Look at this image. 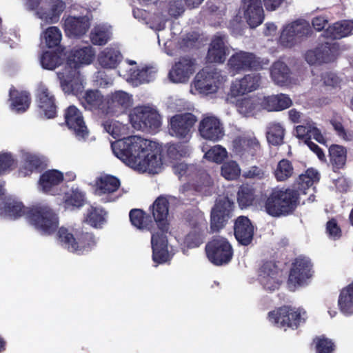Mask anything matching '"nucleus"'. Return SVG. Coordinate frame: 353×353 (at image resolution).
<instances>
[{"label":"nucleus","instance_id":"nucleus-32","mask_svg":"<svg viewBox=\"0 0 353 353\" xmlns=\"http://www.w3.org/2000/svg\"><path fill=\"white\" fill-rule=\"evenodd\" d=\"M45 167L44 162L39 156L26 153L23 157L18 175L20 177L30 176L34 172H41Z\"/></svg>","mask_w":353,"mask_h":353},{"label":"nucleus","instance_id":"nucleus-60","mask_svg":"<svg viewBox=\"0 0 353 353\" xmlns=\"http://www.w3.org/2000/svg\"><path fill=\"white\" fill-rule=\"evenodd\" d=\"M314 343L316 353H333L334 351V343L324 336L316 337Z\"/></svg>","mask_w":353,"mask_h":353},{"label":"nucleus","instance_id":"nucleus-27","mask_svg":"<svg viewBox=\"0 0 353 353\" xmlns=\"http://www.w3.org/2000/svg\"><path fill=\"white\" fill-rule=\"evenodd\" d=\"M63 79H61V87L65 94L77 95L81 92L83 87L79 70L64 68Z\"/></svg>","mask_w":353,"mask_h":353},{"label":"nucleus","instance_id":"nucleus-56","mask_svg":"<svg viewBox=\"0 0 353 353\" xmlns=\"http://www.w3.org/2000/svg\"><path fill=\"white\" fill-rule=\"evenodd\" d=\"M221 175L227 180H234L241 174V169L234 161L224 163L221 166Z\"/></svg>","mask_w":353,"mask_h":353},{"label":"nucleus","instance_id":"nucleus-31","mask_svg":"<svg viewBox=\"0 0 353 353\" xmlns=\"http://www.w3.org/2000/svg\"><path fill=\"white\" fill-rule=\"evenodd\" d=\"M63 181V174L57 170H48L41 174L38 185L46 194H55V188Z\"/></svg>","mask_w":353,"mask_h":353},{"label":"nucleus","instance_id":"nucleus-26","mask_svg":"<svg viewBox=\"0 0 353 353\" xmlns=\"http://www.w3.org/2000/svg\"><path fill=\"white\" fill-rule=\"evenodd\" d=\"M225 41V35L216 34L213 37L206 56L208 63H224L229 52Z\"/></svg>","mask_w":353,"mask_h":353},{"label":"nucleus","instance_id":"nucleus-50","mask_svg":"<svg viewBox=\"0 0 353 353\" xmlns=\"http://www.w3.org/2000/svg\"><path fill=\"white\" fill-rule=\"evenodd\" d=\"M285 129L279 123L270 122L267 126L266 137L268 143L280 145L283 143Z\"/></svg>","mask_w":353,"mask_h":353},{"label":"nucleus","instance_id":"nucleus-22","mask_svg":"<svg viewBox=\"0 0 353 353\" xmlns=\"http://www.w3.org/2000/svg\"><path fill=\"white\" fill-rule=\"evenodd\" d=\"M279 268L274 261H264L259 270L261 282L264 288L270 292L278 289Z\"/></svg>","mask_w":353,"mask_h":353},{"label":"nucleus","instance_id":"nucleus-24","mask_svg":"<svg viewBox=\"0 0 353 353\" xmlns=\"http://www.w3.org/2000/svg\"><path fill=\"white\" fill-rule=\"evenodd\" d=\"M261 76L259 73L245 74L243 78L232 83L231 94L234 97L243 95L257 90L261 84Z\"/></svg>","mask_w":353,"mask_h":353},{"label":"nucleus","instance_id":"nucleus-61","mask_svg":"<svg viewBox=\"0 0 353 353\" xmlns=\"http://www.w3.org/2000/svg\"><path fill=\"white\" fill-rule=\"evenodd\" d=\"M16 165V160L10 153L0 154V175L12 170Z\"/></svg>","mask_w":353,"mask_h":353},{"label":"nucleus","instance_id":"nucleus-55","mask_svg":"<svg viewBox=\"0 0 353 353\" xmlns=\"http://www.w3.org/2000/svg\"><path fill=\"white\" fill-rule=\"evenodd\" d=\"M206 230H190L185 236V243L189 248L199 247L203 243Z\"/></svg>","mask_w":353,"mask_h":353},{"label":"nucleus","instance_id":"nucleus-8","mask_svg":"<svg viewBox=\"0 0 353 353\" xmlns=\"http://www.w3.org/2000/svg\"><path fill=\"white\" fill-rule=\"evenodd\" d=\"M305 312H302L300 309L283 305L270 311L268 318L271 323L284 330H296L301 323H305Z\"/></svg>","mask_w":353,"mask_h":353},{"label":"nucleus","instance_id":"nucleus-12","mask_svg":"<svg viewBox=\"0 0 353 353\" xmlns=\"http://www.w3.org/2000/svg\"><path fill=\"white\" fill-rule=\"evenodd\" d=\"M196 121V117L190 112L174 114L168 122L169 133L179 139L187 140L191 137Z\"/></svg>","mask_w":353,"mask_h":353},{"label":"nucleus","instance_id":"nucleus-5","mask_svg":"<svg viewBox=\"0 0 353 353\" xmlns=\"http://www.w3.org/2000/svg\"><path fill=\"white\" fill-rule=\"evenodd\" d=\"M57 239L63 248L77 254L90 252L96 245L92 233L76 231L72 234L63 227L59 228Z\"/></svg>","mask_w":353,"mask_h":353},{"label":"nucleus","instance_id":"nucleus-41","mask_svg":"<svg viewBox=\"0 0 353 353\" xmlns=\"http://www.w3.org/2000/svg\"><path fill=\"white\" fill-rule=\"evenodd\" d=\"M185 225L190 230H207L208 222L199 209H188L183 213Z\"/></svg>","mask_w":353,"mask_h":353},{"label":"nucleus","instance_id":"nucleus-53","mask_svg":"<svg viewBox=\"0 0 353 353\" xmlns=\"http://www.w3.org/2000/svg\"><path fill=\"white\" fill-rule=\"evenodd\" d=\"M156 71L153 68H145L141 70H134L131 74V79L137 83H148L155 78Z\"/></svg>","mask_w":353,"mask_h":353},{"label":"nucleus","instance_id":"nucleus-29","mask_svg":"<svg viewBox=\"0 0 353 353\" xmlns=\"http://www.w3.org/2000/svg\"><path fill=\"white\" fill-rule=\"evenodd\" d=\"M94 52L91 46H85L73 50L67 57V68L77 70L84 64H90L94 58Z\"/></svg>","mask_w":353,"mask_h":353},{"label":"nucleus","instance_id":"nucleus-54","mask_svg":"<svg viewBox=\"0 0 353 353\" xmlns=\"http://www.w3.org/2000/svg\"><path fill=\"white\" fill-rule=\"evenodd\" d=\"M86 222L94 228H101L105 222V213L103 210L97 208L91 207L85 218Z\"/></svg>","mask_w":353,"mask_h":353},{"label":"nucleus","instance_id":"nucleus-62","mask_svg":"<svg viewBox=\"0 0 353 353\" xmlns=\"http://www.w3.org/2000/svg\"><path fill=\"white\" fill-rule=\"evenodd\" d=\"M237 107L241 114L248 117L254 113L256 103L252 98H244L238 101Z\"/></svg>","mask_w":353,"mask_h":353},{"label":"nucleus","instance_id":"nucleus-23","mask_svg":"<svg viewBox=\"0 0 353 353\" xmlns=\"http://www.w3.org/2000/svg\"><path fill=\"white\" fill-rule=\"evenodd\" d=\"M242 9L245 19L252 28L263 23L264 12L261 0H242Z\"/></svg>","mask_w":353,"mask_h":353},{"label":"nucleus","instance_id":"nucleus-59","mask_svg":"<svg viewBox=\"0 0 353 353\" xmlns=\"http://www.w3.org/2000/svg\"><path fill=\"white\" fill-rule=\"evenodd\" d=\"M109 39L108 32L100 26L94 27L90 32V40L94 45L103 46Z\"/></svg>","mask_w":353,"mask_h":353},{"label":"nucleus","instance_id":"nucleus-9","mask_svg":"<svg viewBox=\"0 0 353 353\" xmlns=\"http://www.w3.org/2000/svg\"><path fill=\"white\" fill-rule=\"evenodd\" d=\"M205 252L208 261L216 266L228 265L234 255L230 241L223 236H214L205 245Z\"/></svg>","mask_w":353,"mask_h":353},{"label":"nucleus","instance_id":"nucleus-16","mask_svg":"<svg viewBox=\"0 0 353 353\" xmlns=\"http://www.w3.org/2000/svg\"><path fill=\"white\" fill-rule=\"evenodd\" d=\"M66 125L73 132L77 139L85 140L89 134L88 129L82 115V112L74 105L68 106L64 112Z\"/></svg>","mask_w":353,"mask_h":353},{"label":"nucleus","instance_id":"nucleus-20","mask_svg":"<svg viewBox=\"0 0 353 353\" xmlns=\"http://www.w3.org/2000/svg\"><path fill=\"white\" fill-rule=\"evenodd\" d=\"M196 60L189 56L181 57L169 72V78L174 83H185L194 72Z\"/></svg>","mask_w":353,"mask_h":353},{"label":"nucleus","instance_id":"nucleus-21","mask_svg":"<svg viewBox=\"0 0 353 353\" xmlns=\"http://www.w3.org/2000/svg\"><path fill=\"white\" fill-rule=\"evenodd\" d=\"M170 203L166 196H158L149 210L158 228L162 232H167L169 230L168 216L169 214Z\"/></svg>","mask_w":353,"mask_h":353},{"label":"nucleus","instance_id":"nucleus-25","mask_svg":"<svg viewBox=\"0 0 353 353\" xmlns=\"http://www.w3.org/2000/svg\"><path fill=\"white\" fill-rule=\"evenodd\" d=\"M234 234L238 243L249 245L254 237V226L251 221L245 216H240L234 221Z\"/></svg>","mask_w":353,"mask_h":353},{"label":"nucleus","instance_id":"nucleus-28","mask_svg":"<svg viewBox=\"0 0 353 353\" xmlns=\"http://www.w3.org/2000/svg\"><path fill=\"white\" fill-rule=\"evenodd\" d=\"M90 27V19L87 16L68 17L64 22L65 34L74 38H79L84 35Z\"/></svg>","mask_w":353,"mask_h":353},{"label":"nucleus","instance_id":"nucleus-35","mask_svg":"<svg viewBox=\"0 0 353 353\" xmlns=\"http://www.w3.org/2000/svg\"><path fill=\"white\" fill-rule=\"evenodd\" d=\"M353 34V21L342 20L330 26L323 32V36L330 39H341Z\"/></svg>","mask_w":353,"mask_h":353},{"label":"nucleus","instance_id":"nucleus-40","mask_svg":"<svg viewBox=\"0 0 353 353\" xmlns=\"http://www.w3.org/2000/svg\"><path fill=\"white\" fill-rule=\"evenodd\" d=\"M11 108L18 113L26 112L30 107L31 98L28 92L19 91L12 87L9 92Z\"/></svg>","mask_w":353,"mask_h":353},{"label":"nucleus","instance_id":"nucleus-14","mask_svg":"<svg viewBox=\"0 0 353 353\" xmlns=\"http://www.w3.org/2000/svg\"><path fill=\"white\" fill-rule=\"evenodd\" d=\"M222 76L216 68H203L195 76V89L201 94H209L217 92L222 82Z\"/></svg>","mask_w":353,"mask_h":353},{"label":"nucleus","instance_id":"nucleus-47","mask_svg":"<svg viewBox=\"0 0 353 353\" xmlns=\"http://www.w3.org/2000/svg\"><path fill=\"white\" fill-rule=\"evenodd\" d=\"M320 175L318 171L314 168H308L304 174L299 176L296 180V190L299 192L306 194V190L310 188L314 183L319 182Z\"/></svg>","mask_w":353,"mask_h":353},{"label":"nucleus","instance_id":"nucleus-33","mask_svg":"<svg viewBox=\"0 0 353 353\" xmlns=\"http://www.w3.org/2000/svg\"><path fill=\"white\" fill-rule=\"evenodd\" d=\"M105 97L98 90H86L81 99V103L85 110L98 111L103 114H105Z\"/></svg>","mask_w":353,"mask_h":353},{"label":"nucleus","instance_id":"nucleus-11","mask_svg":"<svg viewBox=\"0 0 353 353\" xmlns=\"http://www.w3.org/2000/svg\"><path fill=\"white\" fill-rule=\"evenodd\" d=\"M234 203L228 196H219L210 215V229L212 232H218L228 223L232 216Z\"/></svg>","mask_w":353,"mask_h":353},{"label":"nucleus","instance_id":"nucleus-7","mask_svg":"<svg viewBox=\"0 0 353 353\" xmlns=\"http://www.w3.org/2000/svg\"><path fill=\"white\" fill-rule=\"evenodd\" d=\"M314 270L311 260L305 256L296 257L292 262L288 278V285L294 290L309 285Z\"/></svg>","mask_w":353,"mask_h":353},{"label":"nucleus","instance_id":"nucleus-52","mask_svg":"<svg viewBox=\"0 0 353 353\" xmlns=\"http://www.w3.org/2000/svg\"><path fill=\"white\" fill-rule=\"evenodd\" d=\"M294 174L292 163L287 159L280 160L274 171V175L277 181L283 182L291 178Z\"/></svg>","mask_w":353,"mask_h":353},{"label":"nucleus","instance_id":"nucleus-30","mask_svg":"<svg viewBox=\"0 0 353 353\" xmlns=\"http://www.w3.org/2000/svg\"><path fill=\"white\" fill-rule=\"evenodd\" d=\"M165 233L161 232L152 234V259L157 263H165L168 257V240Z\"/></svg>","mask_w":353,"mask_h":353},{"label":"nucleus","instance_id":"nucleus-2","mask_svg":"<svg viewBox=\"0 0 353 353\" xmlns=\"http://www.w3.org/2000/svg\"><path fill=\"white\" fill-rule=\"evenodd\" d=\"M299 196L294 189H274L264 201L265 211L273 217L292 214L299 205Z\"/></svg>","mask_w":353,"mask_h":353},{"label":"nucleus","instance_id":"nucleus-1","mask_svg":"<svg viewBox=\"0 0 353 353\" xmlns=\"http://www.w3.org/2000/svg\"><path fill=\"white\" fill-rule=\"evenodd\" d=\"M299 196L294 189H274L264 201L265 211L273 217L292 214L299 205Z\"/></svg>","mask_w":353,"mask_h":353},{"label":"nucleus","instance_id":"nucleus-15","mask_svg":"<svg viewBox=\"0 0 353 353\" xmlns=\"http://www.w3.org/2000/svg\"><path fill=\"white\" fill-rule=\"evenodd\" d=\"M132 95L123 90H117L105 97V115H120L125 113L132 105Z\"/></svg>","mask_w":353,"mask_h":353},{"label":"nucleus","instance_id":"nucleus-18","mask_svg":"<svg viewBox=\"0 0 353 353\" xmlns=\"http://www.w3.org/2000/svg\"><path fill=\"white\" fill-rule=\"evenodd\" d=\"M36 101L39 114L45 119H54L57 114V105L54 94L45 85L37 90Z\"/></svg>","mask_w":353,"mask_h":353},{"label":"nucleus","instance_id":"nucleus-10","mask_svg":"<svg viewBox=\"0 0 353 353\" xmlns=\"http://www.w3.org/2000/svg\"><path fill=\"white\" fill-rule=\"evenodd\" d=\"M269 64L268 59H261L254 53L239 51L233 54L228 61V67L233 75L246 71H257Z\"/></svg>","mask_w":353,"mask_h":353},{"label":"nucleus","instance_id":"nucleus-17","mask_svg":"<svg viewBox=\"0 0 353 353\" xmlns=\"http://www.w3.org/2000/svg\"><path fill=\"white\" fill-rule=\"evenodd\" d=\"M198 130L204 139L214 142L221 140L225 134L220 119L213 115H204L199 122Z\"/></svg>","mask_w":353,"mask_h":353},{"label":"nucleus","instance_id":"nucleus-44","mask_svg":"<svg viewBox=\"0 0 353 353\" xmlns=\"http://www.w3.org/2000/svg\"><path fill=\"white\" fill-rule=\"evenodd\" d=\"M290 70L284 62L275 61L270 68V76L272 81L279 85H287L290 81Z\"/></svg>","mask_w":353,"mask_h":353},{"label":"nucleus","instance_id":"nucleus-37","mask_svg":"<svg viewBox=\"0 0 353 353\" xmlns=\"http://www.w3.org/2000/svg\"><path fill=\"white\" fill-rule=\"evenodd\" d=\"M154 147H156L154 145ZM153 148H148L147 152L144 153L142 159H140L141 163H137L139 165H142L145 171L149 173L157 174L161 171L162 165V160L157 148L152 150Z\"/></svg>","mask_w":353,"mask_h":353},{"label":"nucleus","instance_id":"nucleus-6","mask_svg":"<svg viewBox=\"0 0 353 353\" xmlns=\"http://www.w3.org/2000/svg\"><path fill=\"white\" fill-rule=\"evenodd\" d=\"M134 129L156 133L159 131L162 118L158 111L148 106H137L129 114Z\"/></svg>","mask_w":353,"mask_h":353},{"label":"nucleus","instance_id":"nucleus-51","mask_svg":"<svg viewBox=\"0 0 353 353\" xmlns=\"http://www.w3.org/2000/svg\"><path fill=\"white\" fill-rule=\"evenodd\" d=\"M41 38L44 40L47 48L64 50V48L60 45L62 34L57 27L51 26L48 28L43 32Z\"/></svg>","mask_w":353,"mask_h":353},{"label":"nucleus","instance_id":"nucleus-38","mask_svg":"<svg viewBox=\"0 0 353 353\" xmlns=\"http://www.w3.org/2000/svg\"><path fill=\"white\" fill-rule=\"evenodd\" d=\"M261 104L263 109L268 111H281L290 108L292 101L288 94L281 93L264 97Z\"/></svg>","mask_w":353,"mask_h":353},{"label":"nucleus","instance_id":"nucleus-34","mask_svg":"<svg viewBox=\"0 0 353 353\" xmlns=\"http://www.w3.org/2000/svg\"><path fill=\"white\" fill-rule=\"evenodd\" d=\"M49 6L50 9L48 10L43 7L39 8L36 14L39 19L45 20L47 23H57L65 8V4L62 0H51Z\"/></svg>","mask_w":353,"mask_h":353},{"label":"nucleus","instance_id":"nucleus-3","mask_svg":"<svg viewBox=\"0 0 353 353\" xmlns=\"http://www.w3.org/2000/svg\"><path fill=\"white\" fill-rule=\"evenodd\" d=\"M155 142L139 136H130L116 141L112 149L116 156L123 161L140 163L148 148H154Z\"/></svg>","mask_w":353,"mask_h":353},{"label":"nucleus","instance_id":"nucleus-57","mask_svg":"<svg viewBox=\"0 0 353 353\" xmlns=\"http://www.w3.org/2000/svg\"><path fill=\"white\" fill-rule=\"evenodd\" d=\"M228 157V152L223 147L216 145L212 147L204 154V157L212 162L221 163Z\"/></svg>","mask_w":353,"mask_h":353},{"label":"nucleus","instance_id":"nucleus-4","mask_svg":"<svg viewBox=\"0 0 353 353\" xmlns=\"http://www.w3.org/2000/svg\"><path fill=\"white\" fill-rule=\"evenodd\" d=\"M26 219L40 233L52 235L59 228L58 214L48 205L37 203L27 210Z\"/></svg>","mask_w":353,"mask_h":353},{"label":"nucleus","instance_id":"nucleus-42","mask_svg":"<svg viewBox=\"0 0 353 353\" xmlns=\"http://www.w3.org/2000/svg\"><path fill=\"white\" fill-rule=\"evenodd\" d=\"M123 57L119 50L113 48H106L98 55L99 65L106 69L116 68Z\"/></svg>","mask_w":353,"mask_h":353},{"label":"nucleus","instance_id":"nucleus-45","mask_svg":"<svg viewBox=\"0 0 353 353\" xmlns=\"http://www.w3.org/2000/svg\"><path fill=\"white\" fill-rule=\"evenodd\" d=\"M255 199V189L252 185L248 183L240 185L237 192V203L241 209L252 205Z\"/></svg>","mask_w":353,"mask_h":353},{"label":"nucleus","instance_id":"nucleus-64","mask_svg":"<svg viewBox=\"0 0 353 353\" xmlns=\"http://www.w3.org/2000/svg\"><path fill=\"white\" fill-rule=\"evenodd\" d=\"M185 147L180 143L170 144L168 147L167 154L169 158L176 160L186 155Z\"/></svg>","mask_w":353,"mask_h":353},{"label":"nucleus","instance_id":"nucleus-36","mask_svg":"<svg viewBox=\"0 0 353 353\" xmlns=\"http://www.w3.org/2000/svg\"><path fill=\"white\" fill-rule=\"evenodd\" d=\"M28 208L24 206L22 202L12 197L4 199L2 205L0 208L1 215L8 216L12 219H17L23 216H26Z\"/></svg>","mask_w":353,"mask_h":353},{"label":"nucleus","instance_id":"nucleus-39","mask_svg":"<svg viewBox=\"0 0 353 353\" xmlns=\"http://www.w3.org/2000/svg\"><path fill=\"white\" fill-rule=\"evenodd\" d=\"M129 217L132 225L139 230L152 232L154 229V223L151 216L141 209L131 210Z\"/></svg>","mask_w":353,"mask_h":353},{"label":"nucleus","instance_id":"nucleus-46","mask_svg":"<svg viewBox=\"0 0 353 353\" xmlns=\"http://www.w3.org/2000/svg\"><path fill=\"white\" fill-rule=\"evenodd\" d=\"M338 305L342 313L347 315L353 314V282L341 290Z\"/></svg>","mask_w":353,"mask_h":353},{"label":"nucleus","instance_id":"nucleus-43","mask_svg":"<svg viewBox=\"0 0 353 353\" xmlns=\"http://www.w3.org/2000/svg\"><path fill=\"white\" fill-rule=\"evenodd\" d=\"M329 157L333 171L338 172L345 165L347 149L343 145L332 144L329 148Z\"/></svg>","mask_w":353,"mask_h":353},{"label":"nucleus","instance_id":"nucleus-63","mask_svg":"<svg viewBox=\"0 0 353 353\" xmlns=\"http://www.w3.org/2000/svg\"><path fill=\"white\" fill-rule=\"evenodd\" d=\"M199 39V34L197 32H189L181 40L179 43L180 48L183 50L194 48L196 47Z\"/></svg>","mask_w":353,"mask_h":353},{"label":"nucleus","instance_id":"nucleus-58","mask_svg":"<svg viewBox=\"0 0 353 353\" xmlns=\"http://www.w3.org/2000/svg\"><path fill=\"white\" fill-rule=\"evenodd\" d=\"M85 194L78 189L72 190L65 194V203L68 206L80 208L84 205Z\"/></svg>","mask_w":353,"mask_h":353},{"label":"nucleus","instance_id":"nucleus-13","mask_svg":"<svg viewBox=\"0 0 353 353\" xmlns=\"http://www.w3.org/2000/svg\"><path fill=\"white\" fill-rule=\"evenodd\" d=\"M312 32L310 24L304 20H297L287 25L283 29L279 41L285 48H292L304 37Z\"/></svg>","mask_w":353,"mask_h":353},{"label":"nucleus","instance_id":"nucleus-49","mask_svg":"<svg viewBox=\"0 0 353 353\" xmlns=\"http://www.w3.org/2000/svg\"><path fill=\"white\" fill-rule=\"evenodd\" d=\"M121 183L118 178L112 175L101 177L97 182V190L99 194H110L116 192L120 187Z\"/></svg>","mask_w":353,"mask_h":353},{"label":"nucleus","instance_id":"nucleus-19","mask_svg":"<svg viewBox=\"0 0 353 353\" xmlns=\"http://www.w3.org/2000/svg\"><path fill=\"white\" fill-rule=\"evenodd\" d=\"M336 50L335 43L325 42L307 50L305 59L310 65L330 63L335 60Z\"/></svg>","mask_w":353,"mask_h":353},{"label":"nucleus","instance_id":"nucleus-48","mask_svg":"<svg viewBox=\"0 0 353 353\" xmlns=\"http://www.w3.org/2000/svg\"><path fill=\"white\" fill-rule=\"evenodd\" d=\"M63 49L57 48L53 51H46L41 57V63L43 68L54 70L61 64Z\"/></svg>","mask_w":353,"mask_h":353}]
</instances>
